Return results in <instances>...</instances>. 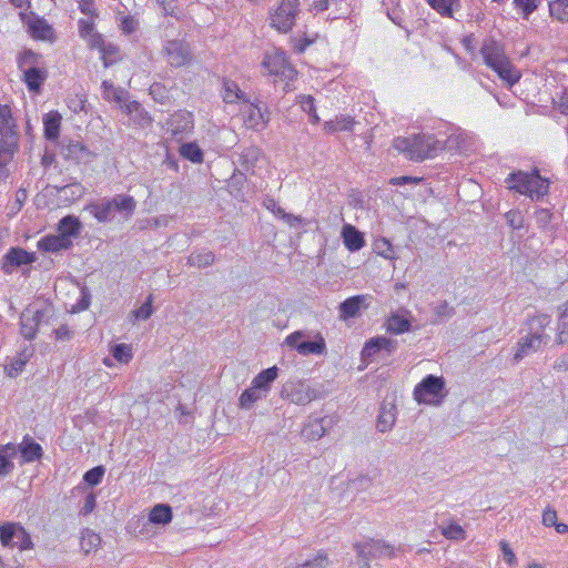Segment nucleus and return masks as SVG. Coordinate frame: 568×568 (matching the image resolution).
Here are the masks:
<instances>
[{"label":"nucleus","mask_w":568,"mask_h":568,"mask_svg":"<svg viewBox=\"0 0 568 568\" xmlns=\"http://www.w3.org/2000/svg\"><path fill=\"white\" fill-rule=\"evenodd\" d=\"M277 373L278 368L276 366L264 369L253 378L252 384L255 385V388L261 389L264 394L267 395L268 390L271 389V384L277 377Z\"/></svg>","instance_id":"nucleus-33"},{"label":"nucleus","mask_w":568,"mask_h":568,"mask_svg":"<svg viewBox=\"0 0 568 568\" xmlns=\"http://www.w3.org/2000/svg\"><path fill=\"white\" fill-rule=\"evenodd\" d=\"M80 546L87 555L94 552L101 546V537L91 529H84L81 535Z\"/></svg>","instance_id":"nucleus-38"},{"label":"nucleus","mask_w":568,"mask_h":568,"mask_svg":"<svg viewBox=\"0 0 568 568\" xmlns=\"http://www.w3.org/2000/svg\"><path fill=\"white\" fill-rule=\"evenodd\" d=\"M342 237L344 245L351 252L359 251L365 245V239L363 233H361L355 226L351 224H346L343 226Z\"/></svg>","instance_id":"nucleus-25"},{"label":"nucleus","mask_w":568,"mask_h":568,"mask_svg":"<svg viewBox=\"0 0 568 568\" xmlns=\"http://www.w3.org/2000/svg\"><path fill=\"white\" fill-rule=\"evenodd\" d=\"M37 61H38V55L31 50H26L18 58V64L21 70H24V67H27V65H28V68L36 67L34 64L37 63Z\"/></svg>","instance_id":"nucleus-63"},{"label":"nucleus","mask_w":568,"mask_h":568,"mask_svg":"<svg viewBox=\"0 0 568 568\" xmlns=\"http://www.w3.org/2000/svg\"><path fill=\"white\" fill-rule=\"evenodd\" d=\"M37 246L43 252L58 253L70 250L73 246V241L62 236L61 234L47 235L38 241Z\"/></svg>","instance_id":"nucleus-21"},{"label":"nucleus","mask_w":568,"mask_h":568,"mask_svg":"<svg viewBox=\"0 0 568 568\" xmlns=\"http://www.w3.org/2000/svg\"><path fill=\"white\" fill-rule=\"evenodd\" d=\"M440 531L442 535L449 540L463 541L466 539V531L456 523H450L448 526L442 527Z\"/></svg>","instance_id":"nucleus-47"},{"label":"nucleus","mask_w":568,"mask_h":568,"mask_svg":"<svg viewBox=\"0 0 568 568\" xmlns=\"http://www.w3.org/2000/svg\"><path fill=\"white\" fill-rule=\"evenodd\" d=\"M136 206L135 200L125 194H119L108 200L103 199L95 203H90L85 206V210L93 215L99 222H110L114 217V213L119 212L131 216Z\"/></svg>","instance_id":"nucleus-5"},{"label":"nucleus","mask_w":568,"mask_h":568,"mask_svg":"<svg viewBox=\"0 0 568 568\" xmlns=\"http://www.w3.org/2000/svg\"><path fill=\"white\" fill-rule=\"evenodd\" d=\"M112 356L120 363H129L132 359V348L126 344H116L112 348Z\"/></svg>","instance_id":"nucleus-54"},{"label":"nucleus","mask_w":568,"mask_h":568,"mask_svg":"<svg viewBox=\"0 0 568 568\" xmlns=\"http://www.w3.org/2000/svg\"><path fill=\"white\" fill-rule=\"evenodd\" d=\"M445 383L442 377L427 375L420 383L415 386L414 398L418 403L432 404L442 395Z\"/></svg>","instance_id":"nucleus-12"},{"label":"nucleus","mask_w":568,"mask_h":568,"mask_svg":"<svg viewBox=\"0 0 568 568\" xmlns=\"http://www.w3.org/2000/svg\"><path fill=\"white\" fill-rule=\"evenodd\" d=\"M454 0H428L430 7L436 10L442 16L452 17L453 14V4Z\"/></svg>","instance_id":"nucleus-59"},{"label":"nucleus","mask_w":568,"mask_h":568,"mask_svg":"<svg viewBox=\"0 0 568 568\" xmlns=\"http://www.w3.org/2000/svg\"><path fill=\"white\" fill-rule=\"evenodd\" d=\"M556 343L558 345L568 344V317H566V314L562 312L560 313L557 324Z\"/></svg>","instance_id":"nucleus-51"},{"label":"nucleus","mask_w":568,"mask_h":568,"mask_svg":"<svg viewBox=\"0 0 568 568\" xmlns=\"http://www.w3.org/2000/svg\"><path fill=\"white\" fill-rule=\"evenodd\" d=\"M331 7L335 8V18H339L348 13L347 0H313L311 4V9L316 12H323L328 10Z\"/></svg>","instance_id":"nucleus-30"},{"label":"nucleus","mask_w":568,"mask_h":568,"mask_svg":"<svg viewBox=\"0 0 568 568\" xmlns=\"http://www.w3.org/2000/svg\"><path fill=\"white\" fill-rule=\"evenodd\" d=\"M102 97L108 101L122 102L126 94V91L122 88H116L111 81L104 80L101 84Z\"/></svg>","instance_id":"nucleus-42"},{"label":"nucleus","mask_w":568,"mask_h":568,"mask_svg":"<svg viewBox=\"0 0 568 568\" xmlns=\"http://www.w3.org/2000/svg\"><path fill=\"white\" fill-rule=\"evenodd\" d=\"M542 0H514L516 9L520 10L523 18L528 19L535 12Z\"/></svg>","instance_id":"nucleus-50"},{"label":"nucleus","mask_w":568,"mask_h":568,"mask_svg":"<svg viewBox=\"0 0 568 568\" xmlns=\"http://www.w3.org/2000/svg\"><path fill=\"white\" fill-rule=\"evenodd\" d=\"M45 79L47 72L38 67H29L23 70V80L29 91L39 92Z\"/></svg>","instance_id":"nucleus-28"},{"label":"nucleus","mask_w":568,"mask_h":568,"mask_svg":"<svg viewBox=\"0 0 568 568\" xmlns=\"http://www.w3.org/2000/svg\"><path fill=\"white\" fill-rule=\"evenodd\" d=\"M378 336L368 339L361 353L362 359L364 362H371L375 355H377L381 351V345L378 342Z\"/></svg>","instance_id":"nucleus-49"},{"label":"nucleus","mask_w":568,"mask_h":568,"mask_svg":"<svg viewBox=\"0 0 568 568\" xmlns=\"http://www.w3.org/2000/svg\"><path fill=\"white\" fill-rule=\"evenodd\" d=\"M301 108L304 112H306L310 115L311 121L313 123L320 122V118L316 113L315 101H314L313 97H311V95L303 97L301 100Z\"/></svg>","instance_id":"nucleus-58"},{"label":"nucleus","mask_w":568,"mask_h":568,"mask_svg":"<svg viewBox=\"0 0 568 568\" xmlns=\"http://www.w3.org/2000/svg\"><path fill=\"white\" fill-rule=\"evenodd\" d=\"M20 523H3L0 525V542L3 547H14V537Z\"/></svg>","instance_id":"nucleus-41"},{"label":"nucleus","mask_w":568,"mask_h":568,"mask_svg":"<svg viewBox=\"0 0 568 568\" xmlns=\"http://www.w3.org/2000/svg\"><path fill=\"white\" fill-rule=\"evenodd\" d=\"M508 225L514 230L524 227V216L519 211H509L505 215Z\"/></svg>","instance_id":"nucleus-62"},{"label":"nucleus","mask_w":568,"mask_h":568,"mask_svg":"<svg viewBox=\"0 0 568 568\" xmlns=\"http://www.w3.org/2000/svg\"><path fill=\"white\" fill-rule=\"evenodd\" d=\"M354 119L351 116H337L335 120L326 121L324 123V130L328 134L336 132H348L353 130Z\"/></svg>","instance_id":"nucleus-35"},{"label":"nucleus","mask_w":568,"mask_h":568,"mask_svg":"<svg viewBox=\"0 0 568 568\" xmlns=\"http://www.w3.org/2000/svg\"><path fill=\"white\" fill-rule=\"evenodd\" d=\"M263 206L268 210L270 212H272L275 216L282 219L285 221V223H287L290 226L292 227H296L298 225L302 224V217L301 216H295L293 214H290V213H286L281 206L280 204L276 202L275 199H273L272 196H266L264 200H263Z\"/></svg>","instance_id":"nucleus-26"},{"label":"nucleus","mask_w":568,"mask_h":568,"mask_svg":"<svg viewBox=\"0 0 568 568\" xmlns=\"http://www.w3.org/2000/svg\"><path fill=\"white\" fill-rule=\"evenodd\" d=\"M550 16L560 21L568 22V0H551L549 1Z\"/></svg>","instance_id":"nucleus-43"},{"label":"nucleus","mask_w":568,"mask_h":568,"mask_svg":"<svg viewBox=\"0 0 568 568\" xmlns=\"http://www.w3.org/2000/svg\"><path fill=\"white\" fill-rule=\"evenodd\" d=\"M149 520L155 525H166L172 520V508L166 504L155 505L150 514Z\"/></svg>","instance_id":"nucleus-36"},{"label":"nucleus","mask_w":568,"mask_h":568,"mask_svg":"<svg viewBox=\"0 0 568 568\" xmlns=\"http://www.w3.org/2000/svg\"><path fill=\"white\" fill-rule=\"evenodd\" d=\"M18 135L11 110L7 105H0V181L9 176L8 164L17 150Z\"/></svg>","instance_id":"nucleus-4"},{"label":"nucleus","mask_w":568,"mask_h":568,"mask_svg":"<svg viewBox=\"0 0 568 568\" xmlns=\"http://www.w3.org/2000/svg\"><path fill=\"white\" fill-rule=\"evenodd\" d=\"M101 59L104 68L113 65L120 60V48L116 44L106 42L101 50Z\"/></svg>","instance_id":"nucleus-45"},{"label":"nucleus","mask_w":568,"mask_h":568,"mask_svg":"<svg viewBox=\"0 0 568 568\" xmlns=\"http://www.w3.org/2000/svg\"><path fill=\"white\" fill-rule=\"evenodd\" d=\"M376 252L385 258H394L393 246L387 239H379L374 244Z\"/></svg>","instance_id":"nucleus-61"},{"label":"nucleus","mask_w":568,"mask_h":568,"mask_svg":"<svg viewBox=\"0 0 568 568\" xmlns=\"http://www.w3.org/2000/svg\"><path fill=\"white\" fill-rule=\"evenodd\" d=\"M150 95L153 98L154 101L164 104L169 101V91L168 89L161 84V83H153L150 89Z\"/></svg>","instance_id":"nucleus-57"},{"label":"nucleus","mask_w":568,"mask_h":568,"mask_svg":"<svg viewBox=\"0 0 568 568\" xmlns=\"http://www.w3.org/2000/svg\"><path fill=\"white\" fill-rule=\"evenodd\" d=\"M367 300V295H355L346 298L339 304V317L345 321L358 316L363 308L368 307Z\"/></svg>","instance_id":"nucleus-19"},{"label":"nucleus","mask_w":568,"mask_h":568,"mask_svg":"<svg viewBox=\"0 0 568 568\" xmlns=\"http://www.w3.org/2000/svg\"><path fill=\"white\" fill-rule=\"evenodd\" d=\"M326 424L328 420L324 418H315L310 420L302 430V436L308 440H317L322 438L326 433Z\"/></svg>","instance_id":"nucleus-32"},{"label":"nucleus","mask_w":568,"mask_h":568,"mask_svg":"<svg viewBox=\"0 0 568 568\" xmlns=\"http://www.w3.org/2000/svg\"><path fill=\"white\" fill-rule=\"evenodd\" d=\"M281 396L296 405H306L316 398V392L301 381L288 382L283 386Z\"/></svg>","instance_id":"nucleus-14"},{"label":"nucleus","mask_w":568,"mask_h":568,"mask_svg":"<svg viewBox=\"0 0 568 568\" xmlns=\"http://www.w3.org/2000/svg\"><path fill=\"white\" fill-rule=\"evenodd\" d=\"M284 345L295 349L302 356L325 355L327 353L325 338L317 331H294L285 337Z\"/></svg>","instance_id":"nucleus-6"},{"label":"nucleus","mask_w":568,"mask_h":568,"mask_svg":"<svg viewBox=\"0 0 568 568\" xmlns=\"http://www.w3.org/2000/svg\"><path fill=\"white\" fill-rule=\"evenodd\" d=\"M435 318L432 321L433 324H440L454 316V308L449 306L446 301H442L433 306Z\"/></svg>","instance_id":"nucleus-46"},{"label":"nucleus","mask_w":568,"mask_h":568,"mask_svg":"<svg viewBox=\"0 0 568 568\" xmlns=\"http://www.w3.org/2000/svg\"><path fill=\"white\" fill-rule=\"evenodd\" d=\"M37 261L33 252H28L22 247H10L1 258V270L4 274L10 275L18 268L24 273V267L30 266Z\"/></svg>","instance_id":"nucleus-10"},{"label":"nucleus","mask_w":568,"mask_h":568,"mask_svg":"<svg viewBox=\"0 0 568 568\" xmlns=\"http://www.w3.org/2000/svg\"><path fill=\"white\" fill-rule=\"evenodd\" d=\"M215 255L212 251L201 250L193 251L187 257V264L199 268L210 266L214 263Z\"/></svg>","instance_id":"nucleus-37"},{"label":"nucleus","mask_w":568,"mask_h":568,"mask_svg":"<svg viewBox=\"0 0 568 568\" xmlns=\"http://www.w3.org/2000/svg\"><path fill=\"white\" fill-rule=\"evenodd\" d=\"M550 324V315L538 313L526 320L525 327L529 335L537 336L539 339L548 343L550 341V335L546 333V328H548Z\"/></svg>","instance_id":"nucleus-16"},{"label":"nucleus","mask_w":568,"mask_h":568,"mask_svg":"<svg viewBox=\"0 0 568 568\" xmlns=\"http://www.w3.org/2000/svg\"><path fill=\"white\" fill-rule=\"evenodd\" d=\"M396 405L390 402H383L376 422V428L381 433L390 430L396 422Z\"/></svg>","instance_id":"nucleus-22"},{"label":"nucleus","mask_w":568,"mask_h":568,"mask_svg":"<svg viewBox=\"0 0 568 568\" xmlns=\"http://www.w3.org/2000/svg\"><path fill=\"white\" fill-rule=\"evenodd\" d=\"M60 153L65 160H73L78 163H87L93 158V153L87 146L77 141L63 143L61 145Z\"/></svg>","instance_id":"nucleus-18"},{"label":"nucleus","mask_w":568,"mask_h":568,"mask_svg":"<svg viewBox=\"0 0 568 568\" xmlns=\"http://www.w3.org/2000/svg\"><path fill=\"white\" fill-rule=\"evenodd\" d=\"M548 343L539 339L537 336H531L528 333L519 338L516 344V352L514 354V361L519 363L526 356L540 351Z\"/></svg>","instance_id":"nucleus-17"},{"label":"nucleus","mask_w":568,"mask_h":568,"mask_svg":"<svg viewBox=\"0 0 568 568\" xmlns=\"http://www.w3.org/2000/svg\"><path fill=\"white\" fill-rule=\"evenodd\" d=\"M52 316L53 307L51 305L36 311L31 308L24 310L20 316V332L22 336L28 341H32L37 336L38 327L42 323L48 324Z\"/></svg>","instance_id":"nucleus-8"},{"label":"nucleus","mask_w":568,"mask_h":568,"mask_svg":"<svg viewBox=\"0 0 568 568\" xmlns=\"http://www.w3.org/2000/svg\"><path fill=\"white\" fill-rule=\"evenodd\" d=\"M222 97L226 103H235L241 100L244 101V92L239 88L236 82L230 79H223Z\"/></svg>","instance_id":"nucleus-34"},{"label":"nucleus","mask_w":568,"mask_h":568,"mask_svg":"<svg viewBox=\"0 0 568 568\" xmlns=\"http://www.w3.org/2000/svg\"><path fill=\"white\" fill-rule=\"evenodd\" d=\"M242 115L245 125L255 131L263 130L270 121L267 108L255 103H244Z\"/></svg>","instance_id":"nucleus-15"},{"label":"nucleus","mask_w":568,"mask_h":568,"mask_svg":"<svg viewBox=\"0 0 568 568\" xmlns=\"http://www.w3.org/2000/svg\"><path fill=\"white\" fill-rule=\"evenodd\" d=\"M261 389L255 388V385H251L250 388L245 389L240 396V406L242 408H251V406L258 399L265 397Z\"/></svg>","instance_id":"nucleus-44"},{"label":"nucleus","mask_w":568,"mask_h":568,"mask_svg":"<svg viewBox=\"0 0 568 568\" xmlns=\"http://www.w3.org/2000/svg\"><path fill=\"white\" fill-rule=\"evenodd\" d=\"M508 189L519 194L530 197L532 201H539L549 191V181L539 174L537 169L531 172L515 171L505 180Z\"/></svg>","instance_id":"nucleus-3"},{"label":"nucleus","mask_w":568,"mask_h":568,"mask_svg":"<svg viewBox=\"0 0 568 568\" xmlns=\"http://www.w3.org/2000/svg\"><path fill=\"white\" fill-rule=\"evenodd\" d=\"M26 366V361H21V357H16L9 365H6L4 369L8 376L17 377Z\"/></svg>","instance_id":"nucleus-64"},{"label":"nucleus","mask_w":568,"mask_h":568,"mask_svg":"<svg viewBox=\"0 0 568 568\" xmlns=\"http://www.w3.org/2000/svg\"><path fill=\"white\" fill-rule=\"evenodd\" d=\"M163 53L171 67L181 68L189 64L192 60L190 44L185 40H168L163 47Z\"/></svg>","instance_id":"nucleus-11"},{"label":"nucleus","mask_w":568,"mask_h":568,"mask_svg":"<svg viewBox=\"0 0 568 568\" xmlns=\"http://www.w3.org/2000/svg\"><path fill=\"white\" fill-rule=\"evenodd\" d=\"M119 28L123 34H132L139 27V21L132 16H121L118 18Z\"/></svg>","instance_id":"nucleus-56"},{"label":"nucleus","mask_w":568,"mask_h":568,"mask_svg":"<svg viewBox=\"0 0 568 568\" xmlns=\"http://www.w3.org/2000/svg\"><path fill=\"white\" fill-rule=\"evenodd\" d=\"M58 193L64 201L74 202L83 196L85 187L79 182H73L59 187Z\"/></svg>","instance_id":"nucleus-39"},{"label":"nucleus","mask_w":568,"mask_h":568,"mask_svg":"<svg viewBox=\"0 0 568 568\" xmlns=\"http://www.w3.org/2000/svg\"><path fill=\"white\" fill-rule=\"evenodd\" d=\"M18 448L23 463H33L39 460L43 455L41 445L36 443L29 435L23 437Z\"/></svg>","instance_id":"nucleus-24"},{"label":"nucleus","mask_w":568,"mask_h":568,"mask_svg":"<svg viewBox=\"0 0 568 568\" xmlns=\"http://www.w3.org/2000/svg\"><path fill=\"white\" fill-rule=\"evenodd\" d=\"M81 229V222L74 215L62 217L58 224L59 234L71 240L80 235Z\"/></svg>","instance_id":"nucleus-31"},{"label":"nucleus","mask_w":568,"mask_h":568,"mask_svg":"<svg viewBox=\"0 0 568 568\" xmlns=\"http://www.w3.org/2000/svg\"><path fill=\"white\" fill-rule=\"evenodd\" d=\"M298 7V0H282L280 6L271 13V26L280 32H288L295 24L300 11Z\"/></svg>","instance_id":"nucleus-9"},{"label":"nucleus","mask_w":568,"mask_h":568,"mask_svg":"<svg viewBox=\"0 0 568 568\" xmlns=\"http://www.w3.org/2000/svg\"><path fill=\"white\" fill-rule=\"evenodd\" d=\"M554 214L549 209H538L535 211L536 223L539 229L542 230H552L551 221Z\"/></svg>","instance_id":"nucleus-53"},{"label":"nucleus","mask_w":568,"mask_h":568,"mask_svg":"<svg viewBox=\"0 0 568 568\" xmlns=\"http://www.w3.org/2000/svg\"><path fill=\"white\" fill-rule=\"evenodd\" d=\"M410 312L407 310L392 313L386 320V329L390 334L399 335L410 331L412 322L408 318Z\"/></svg>","instance_id":"nucleus-20"},{"label":"nucleus","mask_w":568,"mask_h":568,"mask_svg":"<svg viewBox=\"0 0 568 568\" xmlns=\"http://www.w3.org/2000/svg\"><path fill=\"white\" fill-rule=\"evenodd\" d=\"M152 301H153V297H152V295H150L146 298V301L138 310H135L133 312V315L136 320L145 321V320L150 318V316L153 313Z\"/></svg>","instance_id":"nucleus-60"},{"label":"nucleus","mask_w":568,"mask_h":568,"mask_svg":"<svg viewBox=\"0 0 568 568\" xmlns=\"http://www.w3.org/2000/svg\"><path fill=\"white\" fill-rule=\"evenodd\" d=\"M62 116L58 111H50L43 116L44 138L49 141L58 140L60 135Z\"/></svg>","instance_id":"nucleus-27"},{"label":"nucleus","mask_w":568,"mask_h":568,"mask_svg":"<svg viewBox=\"0 0 568 568\" xmlns=\"http://www.w3.org/2000/svg\"><path fill=\"white\" fill-rule=\"evenodd\" d=\"M480 54L485 64L494 70L501 80L510 85L519 81L520 73L507 57L501 42L494 38H486L483 41Z\"/></svg>","instance_id":"nucleus-2"},{"label":"nucleus","mask_w":568,"mask_h":568,"mask_svg":"<svg viewBox=\"0 0 568 568\" xmlns=\"http://www.w3.org/2000/svg\"><path fill=\"white\" fill-rule=\"evenodd\" d=\"M123 111L130 116L132 124L138 128H146L152 123L149 112L138 101L126 103Z\"/></svg>","instance_id":"nucleus-23"},{"label":"nucleus","mask_w":568,"mask_h":568,"mask_svg":"<svg viewBox=\"0 0 568 568\" xmlns=\"http://www.w3.org/2000/svg\"><path fill=\"white\" fill-rule=\"evenodd\" d=\"M104 474L105 468L103 466H95L85 471L83 475V480L90 486H97L102 481Z\"/></svg>","instance_id":"nucleus-55"},{"label":"nucleus","mask_w":568,"mask_h":568,"mask_svg":"<svg viewBox=\"0 0 568 568\" xmlns=\"http://www.w3.org/2000/svg\"><path fill=\"white\" fill-rule=\"evenodd\" d=\"M261 156L262 151L257 146L251 145L242 150L239 163L243 171L254 173V168Z\"/></svg>","instance_id":"nucleus-29"},{"label":"nucleus","mask_w":568,"mask_h":568,"mask_svg":"<svg viewBox=\"0 0 568 568\" xmlns=\"http://www.w3.org/2000/svg\"><path fill=\"white\" fill-rule=\"evenodd\" d=\"M354 549L357 554L355 568H371V559L392 558L395 555V548L383 540L371 539L364 542H356Z\"/></svg>","instance_id":"nucleus-7"},{"label":"nucleus","mask_w":568,"mask_h":568,"mask_svg":"<svg viewBox=\"0 0 568 568\" xmlns=\"http://www.w3.org/2000/svg\"><path fill=\"white\" fill-rule=\"evenodd\" d=\"M13 541L14 547H18L20 550H28L33 548L31 536L21 524H19Z\"/></svg>","instance_id":"nucleus-48"},{"label":"nucleus","mask_w":568,"mask_h":568,"mask_svg":"<svg viewBox=\"0 0 568 568\" xmlns=\"http://www.w3.org/2000/svg\"><path fill=\"white\" fill-rule=\"evenodd\" d=\"M180 154L192 163L199 164L203 162V152L195 142L183 143L180 146Z\"/></svg>","instance_id":"nucleus-40"},{"label":"nucleus","mask_w":568,"mask_h":568,"mask_svg":"<svg viewBox=\"0 0 568 568\" xmlns=\"http://www.w3.org/2000/svg\"><path fill=\"white\" fill-rule=\"evenodd\" d=\"M263 65L271 74L280 75L285 80H293L296 77V70L288 62L284 51L276 50L273 53H267Z\"/></svg>","instance_id":"nucleus-13"},{"label":"nucleus","mask_w":568,"mask_h":568,"mask_svg":"<svg viewBox=\"0 0 568 568\" xmlns=\"http://www.w3.org/2000/svg\"><path fill=\"white\" fill-rule=\"evenodd\" d=\"M30 28L37 39L47 40L52 34V28L44 20H37Z\"/></svg>","instance_id":"nucleus-52"},{"label":"nucleus","mask_w":568,"mask_h":568,"mask_svg":"<svg viewBox=\"0 0 568 568\" xmlns=\"http://www.w3.org/2000/svg\"><path fill=\"white\" fill-rule=\"evenodd\" d=\"M393 146L412 161H424L435 158L438 151L444 150L445 142L432 134L420 133L412 136H398L393 141Z\"/></svg>","instance_id":"nucleus-1"}]
</instances>
